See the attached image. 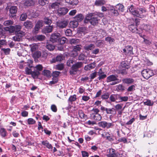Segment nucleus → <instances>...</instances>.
Masks as SVG:
<instances>
[{
    "instance_id": "obj_1",
    "label": "nucleus",
    "mask_w": 157,
    "mask_h": 157,
    "mask_svg": "<svg viewBox=\"0 0 157 157\" xmlns=\"http://www.w3.org/2000/svg\"><path fill=\"white\" fill-rule=\"evenodd\" d=\"M21 62H23V64L20 65V68H22L26 67L25 71V73L28 75H31L34 79L37 78L40 74V71L42 70L43 67L42 65L38 64L35 67L33 66V61L31 59H29L27 62H24L22 61Z\"/></svg>"
},
{
    "instance_id": "obj_2",
    "label": "nucleus",
    "mask_w": 157,
    "mask_h": 157,
    "mask_svg": "<svg viewBox=\"0 0 157 157\" xmlns=\"http://www.w3.org/2000/svg\"><path fill=\"white\" fill-rule=\"evenodd\" d=\"M103 14L99 12L89 13L86 15L84 22L86 23L90 22L92 25L95 26L98 23V17H102Z\"/></svg>"
},
{
    "instance_id": "obj_3",
    "label": "nucleus",
    "mask_w": 157,
    "mask_h": 157,
    "mask_svg": "<svg viewBox=\"0 0 157 157\" xmlns=\"http://www.w3.org/2000/svg\"><path fill=\"white\" fill-rule=\"evenodd\" d=\"M129 12L134 16L143 18L146 15V10L144 9L136 8L132 5L128 7Z\"/></svg>"
},
{
    "instance_id": "obj_4",
    "label": "nucleus",
    "mask_w": 157,
    "mask_h": 157,
    "mask_svg": "<svg viewBox=\"0 0 157 157\" xmlns=\"http://www.w3.org/2000/svg\"><path fill=\"white\" fill-rule=\"evenodd\" d=\"M118 80L117 75H112L107 77L106 81L107 82H112L110 83V85H113L119 83V82Z\"/></svg>"
},
{
    "instance_id": "obj_5",
    "label": "nucleus",
    "mask_w": 157,
    "mask_h": 157,
    "mask_svg": "<svg viewBox=\"0 0 157 157\" xmlns=\"http://www.w3.org/2000/svg\"><path fill=\"white\" fill-rule=\"evenodd\" d=\"M141 74L144 78L147 79L153 76L154 74L152 70L147 69L143 70L141 71Z\"/></svg>"
},
{
    "instance_id": "obj_6",
    "label": "nucleus",
    "mask_w": 157,
    "mask_h": 157,
    "mask_svg": "<svg viewBox=\"0 0 157 157\" xmlns=\"http://www.w3.org/2000/svg\"><path fill=\"white\" fill-rule=\"evenodd\" d=\"M25 33L24 32H20L15 33V36L13 37L15 41H20L22 40V38L25 36Z\"/></svg>"
},
{
    "instance_id": "obj_7",
    "label": "nucleus",
    "mask_w": 157,
    "mask_h": 157,
    "mask_svg": "<svg viewBox=\"0 0 157 157\" xmlns=\"http://www.w3.org/2000/svg\"><path fill=\"white\" fill-rule=\"evenodd\" d=\"M133 49V47L131 46L127 45L123 49V51L126 56H131L134 54L132 51Z\"/></svg>"
},
{
    "instance_id": "obj_8",
    "label": "nucleus",
    "mask_w": 157,
    "mask_h": 157,
    "mask_svg": "<svg viewBox=\"0 0 157 157\" xmlns=\"http://www.w3.org/2000/svg\"><path fill=\"white\" fill-rule=\"evenodd\" d=\"M68 24V21L66 20L59 21L56 23L57 27L60 29L66 28Z\"/></svg>"
},
{
    "instance_id": "obj_9",
    "label": "nucleus",
    "mask_w": 157,
    "mask_h": 157,
    "mask_svg": "<svg viewBox=\"0 0 157 157\" xmlns=\"http://www.w3.org/2000/svg\"><path fill=\"white\" fill-rule=\"evenodd\" d=\"M98 125L100 127L107 129L112 128L114 125V124L112 123H108L105 121L99 122Z\"/></svg>"
},
{
    "instance_id": "obj_10",
    "label": "nucleus",
    "mask_w": 157,
    "mask_h": 157,
    "mask_svg": "<svg viewBox=\"0 0 157 157\" xmlns=\"http://www.w3.org/2000/svg\"><path fill=\"white\" fill-rule=\"evenodd\" d=\"M9 16L10 17H13L16 16V14L17 12V8L16 6H12L9 9Z\"/></svg>"
},
{
    "instance_id": "obj_11",
    "label": "nucleus",
    "mask_w": 157,
    "mask_h": 157,
    "mask_svg": "<svg viewBox=\"0 0 157 157\" xmlns=\"http://www.w3.org/2000/svg\"><path fill=\"white\" fill-rule=\"evenodd\" d=\"M61 35L60 33H54L52 34L51 38L50 41L52 43H58L59 38L60 37Z\"/></svg>"
},
{
    "instance_id": "obj_12",
    "label": "nucleus",
    "mask_w": 157,
    "mask_h": 157,
    "mask_svg": "<svg viewBox=\"0 0 157 157\" xmlns=\"http://www.w3.org/2000/svg\"><path fill=\"white\" fill-rule=\"evenodd\" d=\"M68 11L67 8L65 7L60 8L57 11L58 15L59 16H61L66 14Z\"/></svg>"
},
{
    "instance_id": "obj_13",
    "label": "nucleus",
    "mask_w": 157,
    "mask_h": 157,
    "mask_svg": "<svg viewBox=\"0 0 157 157\" xmlns=\"http://www.w3.org/2000/svg\"><path fill=\"white\" fill-rule=\"evenodd\" d=\"M98 77L97 79L99 80H101L105 78L107 75L105 72L102 71V69L100 68L98 72Z\"/></svg>"
},
{
    "instance_id": "obj_14",
    "label": "nucleus",
    "mask_w": 157,
    "mask_h": 157,
    "mask_svg": "<svg viewBox=\"0 0 157 157\" xmlns=\"http://www.w3.org/2000/svg\"><path fill=\"white\" fill-rule=\"evenodd\" d=\"M102 136L104 138H106V140L110 141H112L114 140L113 135L109 133L105 132L102 134Z\"/></svg>"
},
{
    "instance_id": "obj_15",
    "label": "nucleus",
    "mask_w": 157,
    "mask_h": 157,
    "mask_svg": "<svg viewBox=\"0 0 157 157\" xmlns=\"http://www.w3.org/2000/svg\"><path fill=\"white\" fill-rule=\"evenodd\" d=\"M95 46L94 44H86L84 46V49L87 51H91L95 48Z\"/></svg>"
},
{
    "instance_id": "obj_16",
    "label": "nucleus",
    "mask_w": 157,
    "mask_h": 157,
    "mask_svg": "<svg viewBox=\"0 0 157 157\" xmlns=\"http://www.w3.org/2000/svg\"><path fill=\"white\" fill-rule=\"evenodd\" d=\"M53 29L52 25L47 26L42 29V32L46 34L51 32Z\"/></svg>"
},
{
    "instance_id": "obj_17",
    "label": "nucleus",
    "mask_w": 157,
    "mask_h": 157,
    "mask_svg": "<svg viewBox=\"0 0 157 157\" xmlns=\"http://www.w3.org/2000/svg\"><path fill=\"white\" fill-rule=\"evenodd\" d=\"M64 58V57H63V56L62 55H58L57 56L56 58H53L51 62L52 63L60 62L63 60Z\"/></svg>"
},
{
    "instance_id": "obj_18",
    "label": "nucleus",
    "mask_w": 157,
    "mask_h": 157,
    "mask_svg": "<svg viewBox=\"0 0 157 157\" xmlns=\"http://www.w3.org/2000/svg\"><path fill=\"white\" fill-rule=\"evenodd\" d=\"M117 156L115 150L113 148L109 149V154L106 155L107 157H115Z\"/></svg>"
},
{
    "instance_id": "obj_19",
    "label": "nucleus",
    "mask_w": 157,
    "mask_h": 157,
    "mask_svg": "<svg viewBox=\"0 0 157 157\" xmlns=\"http://www.w3.org/2000/svg\"><path fill=\"white\" fill-rule=\"evenodd\" d=\"M134 80L132 78H125L122 80L123 83L127 84H131L134 82Z\"/></svg>"
},
{
    "instance_id": "obj_20",
    "label": "nucleus",
    "mask_w": 157,
    "mask_h": 157,
    "mask_svg": "<svg viewBox=\"0 0 157 157\" xmlns=\"http://www.w3.org/2000/svg\"><path fill=\"white\" fill-rule=\"evenodd\" d=\"M95 66V63H93L86 65L84 67V69L86 71L90 70L94 68Z\"/></svg>"
},
{
    "instance_id": "obj_21",
    "label": "nucleus",
    "mask_w": 157,
    "mask_h": 157,
    "mask_svg": "<svg viewBox=\"0 0 157 157\" xmlns=\"http://www.w3.org/2000/svg\"><path fill=\"white\" fill-rule=\"evenodd\" d=\"M128 28L132 32L134 33L137 30L136 25H134L133 23H131L128 26Z\"/></svg>"
},
{
    "instance_id": "obj_22",
    "label": "nucleus",
    "mask_w": 157,
    "mask_h": 157,
    "mask_svg": "<svg viewBox=\"0 0 157 157\" xmlns=\"http://www.w3.org/2000/svg\"><path fill=\"white\" fill-rule=\"evenodd\" d=\"M92 118L96 121H99L101 120V117L99 114H92Z\"/></svg>"
},
{
    "instance_id": "obj_23",
    "label": "nucleus",
    "mask_w": 157,
    "mask_h": 157,
    "mask_svg": "<svg viewBox=\"0 0 157 157\" xmlns=\"http://www.w3.org/2000/svg\"><path fill=\"white\" fill-rule=\"evenodd\" d=\"M106 3V1L104 0H96L94 4L96 6H100L105 4Z\"/></svg>"
},
{
    "instance_id": "obj_24",
    "label": "nucleus",
    "mask_w": 157,
    "mask_h": 157,
    "mask_svg": "<svg viewBox=\"0 0 157 157\" xmlns=\"http://www.w3.org/2000/svg\"><path fill=\"white\" fill-rule=\"evenodd\" d=\"M144 29L146 31L149 32V33H151L152 31V27L150 25H145L143 27Z\"/></svg>"
},
{
    "instance_id": "obj_25",
    "label": "nucleus",
    "mask_w": 157,
    "mask_h": 157,
    "mask_svg": "<svg viewBox=\"0 0 157 157\" xmlns=\"http://www.w3.org/2000/svg\"><path fill=\"white\" fill-rule=\"evenodd\" d=\"M119 95L117 94H112L110 97L109 99L111 101L114 102L116 100L119 99Z\"/></svg>"
},
{
    "instance_id": "obj_26",
    "label": "nucleus",
    "mask_w": 157,
    "mask_h": 157,
    "mask_svg": "<svg viewBox=\"0 0 157 157\" xmlns=\"http://www.w3.org/2000/svg\"><path fill=\"white\" fill-rule=\"evenodd\" d=\"M24 25L27 29H31L33 26L32 23L30 21H26L24 22Z\"/></svg>"
},
{
    "instance_id": "obj_27",
    "label": "nucleus",
    "mask_w": 157,
    "mask_h": 157,
    "mask_svg": "<svg viewBox=\"0 0 157 157\" xmlns=\"http://www.w3.org/2000/svg\"><path fill=\"white\" fill-rule=\"evenodd\" d=\"M45 36L42 35H36L34 36V39L37 41H42L45 39Z\"/></svg>"
},
{
    "instance_id": "obj_28",
    "label": "nucleus",
    "mask_w": 157,
    "mask_h": 157,
    "mask_svg": "<svg viewBox=\"0 0 157 157\" xmlns=\"http://www.w3.org/2000/svg\"><path fill=\"white\" fill-rule=\"evenodd\" d=\"M129 67V65L128 63H126L125 61H122L120 64V68H124L128 69Z\"/></svg>"
},
{
    "instance_id": "obj_29",
    "label": "nucleus",
    "mask_w": 157,
    "mask_h": 157,
    "mask_svg": "<svg viewBox=\"0 0 157 157\" xmlns=\"http://www.w3.org/2000/svg\"><path fill=\"white\" fill-rule=\"evenodd\" d=\"M42 144L45 146L48 149H52L53 147L52 145L50 144L47 140H44L42 142Z\"/></svg>"
},
{
    "instance_id": "obj_30",
    "label": "nucleus",
    "mask_w": 157,
    "mask_h": 157,
    "mask_svg": "<svg viewBox=\"0 0 157 157\" xmlns=\"http://www.w3.org/2000/svg\"><path fill=\"white\" fill-rule=\"evenodd\" d=\"M78 22L77 21L74 19L73 21H70L69 23V25L71 27L75 28L78 26Z\"/></svg>"
},
{
    "instance_id": "obj_31",
    "label": "nucleus",
    "mask_w": 157,
    "mask_h": 157,
    "mask_svg": "<svg viewBox=\"0 0 157 157\" xmlns=\"http://www.w3.org/2000/svg\"><path fill=\"white\" fill-rule=\"evenodd\" d=\"M115 9L120 12H123L124 10V6L121 4H118L116 5Z\"/></svg>"
},
{
    "instance_id": "obj_32",
    "label": "nucleus",
    "mask_w": 157,
    "mask_h": 157,
    "mask_svg": "<svg viewBox=\"0 0 157 157\" xmlns=\"http://www.w3.org/2000/svg\"><path fill=\"white\" fill-rule=\"evenodd\" d=\"M84 18V16L82 14H80L77 15L75 17L74 19L77 21L78 22L82 21Z\"/></svg>"
},
{
    "instance_id": "obj_33",
    "label": "nucleus",
    "mask_w": 157,
    "mask_h": 157,
    "mask_svg": "<svg viewBox=\"0 0 157 157\" xmlns=\"http://www.w3.org/2000/svg\"><path fill=\"white\" fill-rule=\"evenodd\" d=\"M25 5L27 6H33L34 4V2L33 0H27L25 2Z\"/></svg>"
},
{
    "instance_id": "obj_34",
    "label": "nucleus",
    "mask_w": 157,
    "mask_h": 157,
    "mask_svg": "<svg viewBox=\"0 0 157 157\" xmlns=\"http://www.w3.org/2000/svg\"><path fill=\"white\" fill-rule=\"evenodd\" d=\"M70 43L71 44H76L79 42V40L78 39H71L69 40Z\"/></svg>"
},
{
    "instance_id": "obj_35",
    "label": "nucleus",
    "mask_w": 157,
    "mask_h": 157,
    "mask_svg": "<svg viewBox=\"0 0 157 157\" xmlns=\"http://www.w3.org/2000/svg\"><path fill=\"white\" fill-rule=\"evenodd\" d=\"M82 65L83 63L82 62H78L73 64L72 66L78 70V69L82 67Z\"/></svg>"
},
{
    "instance_id": "obj_36",
    "label": "nucleus",
    "mask_w": 157,
    "mask_h": 157,
    "mask_svg": "<svg viewBox=\"0 0 157 157\" xmlns=\"http://www.w3.org/2000/svg\"><path fill=\"white\" fill-rule=\"evenodd\" d=\"M105 40L109 42L110 44H112L114 42L115 40L113 38L108 36L105 38Z\"/></svg>"
},
{
    "instance_id": "obj_37",
    "label": "nucleus",
    "mask_w": 157,
    "mask_h": 157,
    "mask_svg": "<svg viewBox=\"0 0 157 157\" xmlns=\"http://www.w3.org/2000/svg\"><path fill=\"white\" fill-rule=\"evenodd\" d=\"M41 53L40 52L37 51L35 52L33 54V57L34 58H38L41 56Z\"/></svg>"
},
{
    "instance_id": "obj_38",
    "label": "nucleus",
    "mask_w": 157,
    "mask_h": 157,
    "mask_svg": "<svg viewBox=\"0 0 157 157\" xmlns=\"http://www.w3.org/2000/svg\"><path fill=\"white\" fill-rule=\"evenodd\" d=\"M44 23L48 25H50L52 22V20L48 17H45L44 19Z\"/></svg>"
},
{
    "instance_id": "obj_39",
    "label": "nucleus",
    "mask_w": 157,
    "mask_h": 157,
    "mask_svg": "<svg viewBox=\"0 0 157 157\" xmlns=\"http://www.w3.org/2000/svg\"><path fill=\"white\" fill-rule=\"evenodd\" d=\"M13 23V21L11 20H8L4 21L3 25L5 26H8L12 25Z\"/></svg>"
},
{
    "instance_id": "obj_40",
    "label": "nucleus",
    "mask_w": 157,
    "mask_h": 157,
    "mask_svg": "<svg viewBox=\"0 0 157 157\" xmlns=\"http://www.w3.org/2000/svg\"><path fill=\"white\" fill-rule=\"evenodd\" d=\"M119 99L120 100V101L117 102H120L123 101H126L128 100V97L127 96L121 97L119 95Z\"/></svg>"
},
{
    "instance_id": "obj_41",
    "label": "nucleus",
    "mask_w": 157,
    "mask_h": 157,
    "mask_svg": "<svg viewBox=\"0 0 157 157\" xmlns=\"http://www.w3.org/2000/svg\"><path fill=\"white\" fill-rule=\"evenodd\" d=\"M117 86L116 90L117 91H123L125 90V86L122 84H119Z\"/></svg>"
},
{
    "instance_id": "obj_42",
    "label": "nucleus",
    "mask_w": 157,
    "mask_h": 157,
    "mask_svg": "<svg viewBox=\"0 0 157 157\" xmlns=\"http://www.w3.org/2000/svg\"><path fill=\"white\" fill-rule=\"evenodd\" d=\"M22 26L21 25H17L15 26V33H18L20 32H23V31H21L22 29Z\"/></svg>"
},
{
    "instance_id": "obj_43",
    "label": "nucleus",
    "mask_w": 157,
    "mask_h": 157,
    "mask_svg": "<svg viewBox=\"0 0 157 157\" xmlns=\"http://www.w3.org/2000/svg\"><path fill=\"white\" fill-rule=\"evenodd\" d=\"M67 40V39L65 37H62L61 38L60 37L58 43L61 45H63L65 43Z\"/></svg>"
},
{
    "instance_id": "obj_44",
    "label": "nucleus",
    "mask_w": 157,
    "mask_h": 157,
    "mask_svg": "<svg viewBox=\"0 0 157 157\" xmlns=\"http://www.w3.org/2000/svg\"><path fill=\"white\" fill-rule=\"evenodd\" d=\"M78 113L79 117L82 119L85 118L86 117V115H85L82 110H79Z\"/></svg>"
},
{
    "instance_id": "obj_45",
    "label": "nucleus",
    "mask_w": 157,
    "mask_h": 157,
    "mask_svg": "<svg viewBox=\"0 0 157 157\" xmlns=\"http://www.w3.org/2000/svg\"><path fill=\"white\" fill-rule=\"evenodd\" d=\"M43 75L48 77L51 76L50 71L48 70H44L43 71Z\"/></svg>"
},
{
    "instance_id": "obj_46",
    "label": "nucleus",
    "mask_w": 157,
    "mask_h": 157,
    "mask_svg": "<svg viewBox=\"0 0 157 157\" xmlns=\"http://www.w3.org/2000/svg\"><path fill=\"white\" fill-rule=\"evenodd\" d=\"M82 45L80 44H78L73 47V50L75 52L80 51L81 49Z\"/></svg>"
},
{
    "instance_id": "obj_47",
    "label": "nucleus",
    "mask_w": 157,
    "mask_h": 157,
    "mask_svg": "<svg viewBox=\"0 0 157 157\" xmlns=\"http://www.w3.org/2000/svg\"><path fill=\"white\" fill-rule=\"evenodd\" d=\"M46 48L50 51L53 50L55 48V46L52 44H48L46 46Z\"/></svg>"
},
{
    "instance_id": "obj_48",
    "label": "nucleus",
    "mask_w": 157,
    "mask_h": 157,
    "mask_svg": "<svg viewBox=\"0 0 157 157\" xmlns=\"http://www.w3.org/2000/svg\"><path fill=\"white\" fill-rule=\"evenodd\" d=\"M76 99V96L75 94L70 96L68 100L69 102H72L75 101Z\"/></svg>"
},
{
    "instance_id": "obj_49",
    "label": "nucleus",
    "mask_w": 157,
    "mask_h": 157,
    "mask_svg": "<svg viewBox=\"0 0 157 157\" xmlns=\"http://www.w3.org/2000/svg\"><path fill=\"white\" fill-rule=\"evenodd\" d=\"M1 50L3 51L5 54L6 55H9L10 51V49L9 48H2Z\"/></svg>"
},
{
    "instance_id": "obj_50",
    "label": "nucleus",
    "mask_w": 157,
    "mask_h": 157,
    "mask_svg": "<svg viewBox=\"0 0 157 157\" xmlns=\"http://www.w3.org/2000/svg\"><path fill=\"white\" fill-rule=\"evenodd\" d=\"M149 10L153 14L154 16L155 17V7L152 5H150Z\"/></svg>"
},
{
    "instance_id": "obj_51",
    "label": "nucleus",
    "mask_w": 157,
    "mask_h": 157,
    "mask_svg": "<svg viewBox=\"0 0 157 157\" xmlns=\"http://www.w3.org/2000/svg\"><path fill=\"white\" fill-rule=\"evenodd\" d=\"M31 47V50L32 52L35 51L38 48V46L36 44H33L32 45H30Z\"/></svg>"
},
{
    "instance_id": "obj_52",
    "label": "nucleus",
    "mask_w": 157,
    "mask_h": 157,
    "mask_svg": "<svg viewBox=\"0 0 157 157\" xmlns=\"http://www.w3.org/2000/svg\"><path fill=\"white\" fill-rule=\"evenodd\" d=\"M144 104L145 105L149 106H152L153 105V102H151L150 100H148L144 102Z\"/></svg>"
},
{
    "instance_id": "obj_53",
    "label": "nucleus",
    "mask_w": 157,
    "mask_h": 157,
    "mask_svg": "<svg viewBox=\"0 0 157 157\" xmlns=\"http://www.w3.org/2000/svg\"><path fill=\"white\" fill-rule=\"evenodd\" d=\"M43 21H39L37 22L35 26L38 27V28L40 29L41 27L43 26Z\"/></svg>"
},
{
    "instance_id": "obj_54",
    "label": "nucleus",
    "mask_w": 157,
    "mask_h": 157,
    "mask_svg": "<svg viewBox=\"0 0 157 157\" xmlns=\"http://www.w3.org/2000/svg\"><path fill=\"white\" fill-rule=\"evenodd\" d=\"M78 70H77V69L72 66L71 67V69L70 71V74L71 75L75 74Z\"/></svg>"
},
{
    "instance_id": "obj_55",
    "label": "nucleus",
    "mask_w": 157,
    "mask_h": 157,
    "mask_svg": "<svg viewBox=\"0 0 157 157\" xmlns=\"http://www.w3.org/2000/svg\"><path fill=\"white\" fill-rule=\"evenodd\" d=\"M109 94L108 93H106L102 95L101 98L103 99H107L109 98Z\"/></svg>"
},
{
    "instance_id": "obj_56",
    "label": "nucleus",
    "mask_w": 157,
    "mask_h": 157,
    "mask_svg": "<svg viewBox=\"0 0 157 157\" xmlns=\"http://www.w3.org/2000/svg\"><path fill=\"white\" fill-rule=\"evenodd\" d=\"M8 31L11 33L15 32V26H10L8 27Z\"/></svg>"
},
{
    "instance_id": "obj_57",
    "label": "nucleus",
    "mask_w": 157,
    "mask_h": 157,
    "mask_svg": "<svg viewBox=\"0 0 157 157\" xmlns=\"http://www.w3.org/2000/svg\"><path fill=\"white\" fill-rule=\"evenodd\" d=\"M28 123L29 124H34L36 123V121L32 118H29L28 119Z\"/></svg>"
},
{
    "instance_id": "obj_58",
    "label": "nucleus",
    "mask_w": 157,
    "mask_h": 157,
    "mask_svg": "<svg viewBox=\"0 0 157 157\" xmlns=\"http://www.w3.org/2000/svg\"><path fill=\"white\" fill-rule=\"evenodd\" d=\"M27 17V15L25 13H23L21 14L20 19L22 21H25Z\"/></svg>"
},
{
    "instance_id": "obj_59",
    "label": "nucleus",
    "mask_w": 157,
    "mask_h": 157,
    "mask_svg": "<svg viewBox=\"0 0 157 157\" xmlns=\"http://www.w3.org/2000/svg\"><path fill=\"white\" fill-rule=\"evenodd\" d=\"M40 29L38 27L35 26L34 29L33 30L32 32L33 34H36L38 33Z\"/></svg>"
},
{
    "instance_id": "obj_60",
    "label": "nucleus",
    "mask_w": 157,
    "mask_h": 157,
    "mask_svg": "<svg viewBox=\"0 0 157 157\" xmlns=\"http://www.w3.org/2000/svg\"><path fill=\"white\" fill-rule=\"evenodd\" d=\"M126 69H121L119 71V73L121 74L122 75H124L127 74V71L126 70Z\"/></svg>"
},
{
    "instance_id": "obj_61",
    "label": "nucleus",
    "mask_w": 157,
    "mask_h": 157,
    "mask_svg": "<svg viewBox=\"0 0 157 157\" xmlns=\"http://www.w3.org/2000/svg\"><path fill=\"white\" fill-rule=\"evenodd\" d=\"M0 133L2 137H4L6 136V131L4 128H1L0 130Z\"/></svg>"
},
{
    "instance_id": "obj_62",
    "label": "nucleus",
    "mask_w": 157,
    "mask_h": 157,
    "mask_svg": "<svg viewBox=\"0 0 157 157\" xmlns=\"http://www.w3.org/2000/svg\"><path fill=\"white\" fill-rule=\"evenodd\" d=\"M97 73L98 72L95 71L90 75V79H91V80L96 77Z\"/></svg>"
},
{
    "instance_id": "obj_63",
    "label": "nucleus",
    "mask_w": 157,
    "mask_h": 157,
    "mask_svg": "<svg viewBox=\"0 0 157 157\" xmlns=\"http://www.w3.org/2000/svg\"><path fill=\"white\" fill-rule=\"evenodd\" d=\"M65 33L67 36H70L72 35L71 30L70 29H67L65 31Z\"/></svg>"
},
{
    "instance_id": "obj_64",
    "label": "nucleus",
    "mask_w": 157,
    "mask_h": 157,
    "mask_svg": "<svg viewBox=\"0 0 157 157\" xmlns=\"http://www.w3.org/2000/svg\"><path fill=\"white\" fill-rule=\"evenodd\" d=\"M51 109L54 112H56L57 110L56 106L54 104L52 105H51Z\"/></svg>"
}]
</instances>
